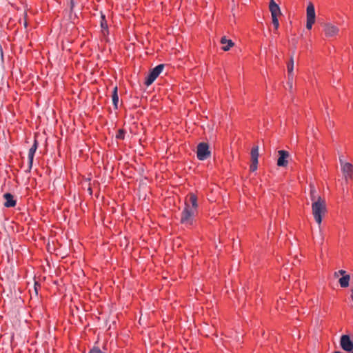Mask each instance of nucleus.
<instances>
[{
  "label": "nucleus",
  "instance_id": "f257e3e1",
  "mask_svg": "<svg viewBox=\"0 0 353 353\" xmlns=\"http://www.w3.org/2000/svg\"><path fill=\"white\" fill-rule=\"evenodd\" d=\"M312 214L316 222L320 225L322 222L323 216L326 212V203L325 199L319 200L312 204Z\"/></svg>",
  "mask_w": 353,
  "mask_h": 353
},
{
  "label": "nucleus",
  "instance_id": "f03ea898",
  "mask_svg": "<svg viewBox=\"0 0 353 353\" xmlns=\"http://www.w3.org/2000/svg\"><path fill=\"white\" fill-rule=\"evenodd\" d=\"M196 212H197L191 210L188 205L185 206L181 212V223L186 225H192L194 220V216Z\"/></svg>",
  "mask_w": 353,
  "mask_h": 353
},
{
  "label": "nucleus",
  "instance_id": "7ed1b4c3",
  "mask_svg": "<svg viewBox=\"0 0 353 353\" xmlns=\"http://www.w3.org/2000/svg\"><path fill=\"white\" fill-rule=\"evenodd\" d=\"M164 68L163 64H159L153 69H152L150 72V73L148 74V76L145 78V84L147 86H149L151 85L155 79L159 77V75L162 72Z\"/></svg>",
  "mask_w": 353,
  "mask_h": 353
},
{
  "label": "nucleus",
  "instance_id": "20e7f679",
  "mask_svg": "<svg viewBox=\"0 0 353 353\" xmlns=\"http://www.w3.org/2000/svg\"><path fill=\"white\" fill-rule=\"evenodd\" d=\"M211 152L209 150V145L206 143H200L197 145L196 156L197 158L203 161L210 157Z\"/></svg>",
  "mask_w": 353,
  "mask_h": 353
},
{
  "label": "nucleus",
  "instance_id": "39448f33",
  "mask_svg": "<svg viewBox=\"0 0 353 353\" xmlns=\"http://www.w3.org/2000/svg\"><path fill=\"white\" fill-rule=\"evenodd\" d=\"M315 9L312 3L310 2L307 7V23L306 28L310 30L315 22Z\"/></svg>",
  "mask_w": 353,
  "mask_h": 353
},
{
  "label": "nucleus",
  "instance_id": "423d86ee",
  "mask_svg": "<svg viewBox=\"0 0 353 353\" xmlns=\"http://www.w3.org/2000/svg\"><path fill=\"white\" fill-rule=\"evenodd\" d=\"M341 348L347 353H353V341L349 335H342L340 339Z\"/></svg>",
  "mask_w": 353,
  "mask_h": 353
},
{
  "label": "nucleus",
  "instance_id": "0eeeda50",
  "mask_svg": "<svg viewBox=\"0 0 353 353\" xmlns=\"http://www.w3.org/2000/svg\"><path fill=\"white\" fill-rule=\"evenodd\" d=\"M279 158L277 159L276 165L279 167H286L288 164V159L290 158V153L286 150L278 151Z\"/></svg>",
  "mask_w": 353,
  "mask_h": 353
},
{
  "label": "nucleus",
  "instance_id": "6e6552de",
  "mask_svg": "<svg viewBox=\"0 0 353 353\" xmlns=\"http://www.w3.org/2000/svg\"><path fill=\"white\" fill-rule=\"evenodd\" d=\"M188 205L190 208L191 210L197 212V197L194 193H190L188 195L185 201V206Z\"/></svg>",
  "mask_w": 353,
  "mask_h": 353
},
{
  "label": "nucleus",
  "instance_id": "1a4fd4ad",
  "mask_svg": "<svg viewBox=\"0 0 353 353\" xmlns=\"http://www.w3.org/2000/svg\"><path fill=\"white\" fill-rule=\"evenodd\" d=\"M341 167V171L346 180L353 176V165L350 163H345Z\"/></svg>",
  "mask_w": 353,
  "mask_h": 353
},
{
  "label": "nucleus",
  "instance_id": "9d476101",
  "mask_svg": "<svg viewBox=\"0 0 353 353\" xmlns=\"http://www.w3.org/2000/svg\"><path fill=\"white\" fill-rule=\"evenodd\" d=\"M324 31L327 37H334L338 34L339 28L331 23H327L324 26Z\"/></svg>",
  "mask_w": 353,
  "mask_h": 353
},
{
  "label": "nucleus",
  "instance_id": "9b49d317",
  "mask_svg": "<svg viewBox=\"0 0 353 353\" xmlns=\"http://www.w3.org/2000/svg\"><path fill=\"white\" fill-rule=\"evenodd\" d=\"M37 146H38L37 141L34 140L33 145H32V147L30 148V150L28 151V164H29L30 170L32 168V166L34 156L35 152L37 149Z\"/></svg>",
  "mask_w": 353,
  "mask_h": 353
},
{
  "label": "nucleus",
  "instance_id": "f8f14e48",
  "mask_svg": "<svg viewBox=\"0 0 353 353\" xmlns=\"http://www.w3.org/2000/svg\"><path fill=\"white\" fill-rule=\"evenodd\" d=\"M269 8L272 17H278L281 14L279 6L274 0H270Z\"/></svg>",
  "mask_w": 353,
  "mask_h": 353
},
{
  "label": "nucleus",
  "instance_id": "ddd939ff",
  "mask_svg": "<svg viewBox=\"0 0 353 353\" xmlns=\"http://www.w3.org/2000/svg\"><path fill=\"white\" fill-rule=\"evenodd\" d=\"M3 198L6 200L4 206L6 208H12L16 205V200L14 199V196L10 193H6L3 194Z\"/></svg>",
  "mask_w": 353,
  "mask_h": 353
},
{
  "label": "nucleus",
  "instance_id": "4468645a",
  "mask_svg": "<svg viewBox=\"0 0 353 353\" xmlns=\"http://www.w3.org/2000/svg\"><path fill=\"white\" fill-rule=\"evenodd\" d=\"M220 42L223 45L222 50L224 51H228L234 45L231 39H227L225 37H223Z\"/></svg>",
  "mask_w": 353,
  "mask_h": 353
},
{
  "label": "nucleus",
  "instance_id": "2eb2a0df",
  "mask_svg": "<svg viewBox=\"0 0 353 353\" xmlns=\"http://www.w3.org/2000/svg\"><path fill=\"white\" fill-rule=\"evenodd\" d=\"M310 199L313 202L319 201V200H322L323 199L317 193V190L313 185H310Z\"/></svg>",
  "mask_w": 353,
  "mask_h": 353
},
{
  "label": "nucleus",
  "instance_id": "dca6fc26",
  "mask_svg": "<svg viewBox=\"0 0 353 353\" xmlns=\"http://www.w3.org/2000/svg\"><path fill=\"white\" fill-rule=\"evenodd\" d=\"M112 103H113L114 108L117 109L118 103H119V96H118V89H117V86H115L113 88L112 93Z\"/></svg>",
  "mask_w": 353,
  "mask_h": 353
},
{
  "label": "nucleus",
  "instance_id": "f3484780",
  "mask_svg": "<svg viewBox=\"0 0 353 353\" xmlns=\"http://www.w3.org/2000/svg\"><path fill=\"white\" fill-rule=\"evenodd\" d=\"M350 279V276L348 274L345 275V276H342L341 278H340L339 282L341 287H342V288L347 287L349 285Z\"/></svg>",
  "mask_w": 353,
  "mask_h": 353
},
{
  "label": "nucleus",
  "instance_id": "a211bd4d",
  "mask_svg": "<svg viewBox=\"0 0 353 353\" xmlns=\"http://www.w3.org/2000/svg\"><path fill=\"white\" fill-rule=\"evenodd\" d=\"M101 27L102 28L103 35L108 34V23L104 15L101 16Z\"/></svg>",
  "mask_w": 353,
  "mask_h": 353
},
{
  "label": "nucleus",
  "instance_id": "6ab92c4d",
  "mask_svg": "<svg viewBox=\"0 0 353 353\" xmlns=\"http://www.w3.org/2000/svg\"><path fill=\"white\" fill-rule=\"evenodd\" d=\"M259 158V146H254L251 150L252 161H258Z\"/></svg>",
  "mask_w": 353,
  "mask_h": 353
},
{
  "label": "nucleus",
  "instance_id": "aec40b11",
  "mask_svg": "<svg viewBox=\"0 0 353 353\" xmlns=\"http://www.w3.org/2000/svg\"><path fill=\"white\" fill-rule=\"evenodd\" d=\"M287 68L288 71V74L293 75V69H294V59L292 56L289 63L287 65Z\"/></svg>",
  "mask_w": 353,
  "mask_h": 353
},
{
  "label": "nucleus",
  "instance_id": "412c9836",
  "mask_svg": "<svg viewBox=\"0 0 353 353\" xmlns=\"http://www.w3.org/2000/svg\"><path fill=\"white\" fill-rule=\"evenodd\" d=\"M124 135H125V132L122 129H120L118 130L117 134H116V138L117 139H124Z\"/></svg>",
  "mask_w": 353,
  "mask_h": 353
},
{
  "label": "nucleus",
  "instance_id": "4be33fe9",
  "mask_svg": "<svg viewBox=\"0 0 353 353\" xmlns=\"http://www.w3.org/2000/svg\"><path fill=\"white\" fill-rule=\"evenodd\" d=\"M288 85L289 86V89L292 90L293 87V75L288 74Z\"/></svg>",
  "mask_w": 353,
  "mask_h": 353
},
{
  "label": "nucleus",
  "instance_id": "5701e85b",
  "mask_svg": "<svg viewBox=\"0 0 353 353\" xmlns=\"http://www.w3.org/2000/svg\"><path fill=\"white\" fill-rule=\"evenodd\" d=\"M272 23H273L275 29L277 30L279 26L278 17H272Z\"/></svg>",
  "mask_w": 353,
  "mask_h": 353
},
{
  "label": "nucleus",
  "instance_id": "b1692460",
  "mask_svg": "<svg viewBox=\"0 0 353 353\" xmlns=\"http://www.w3.org/2000/svg\"><path fill=\"white\" fill-rule=\"evenodd\" d=\"M258 161H252V164L250 165V170L254 172L257 169Z\"/></svg>",
  "mask_w": 353,
  "mask_h": 353
},
{
  "label": "nucleus",
  "instance_id": "393cba45",
  "mask_svg": "<svg viewBox=\"0 0 353 353\" xmlns=\"http://www.w3.org/2000/svg\"><path fill=\"white\" fill-rule=\"evenodd\" d=\"M339 162H340V164H341V166L343 165V164H345L346 162H345L343 159V157H339Z\"/></svg>",
  "mask_w": 353,
  "mask_h": 353
},
{
  "label": "nucleus",
  "instance_id": "a878e982",
  "mask_svg": "<svg viewBox=\"0 0 353 353\" xmlns=\"http://www.w3.org/2000/svg\"><path fill=\"white\" fill-rule=\"evenodd\" d=\"M339 273L340 274H341V275H344V274H345V270H339Z\"/></svg>",
  "mask_w": 353,
  "mask_h": 353
},
{
  "label": "nucleus",
  "instance_id": "bb28decb",
  "mask_svg": "<svg viewBox=\"0 0 353 353\" xmlns=\"http://www.w3.org/2000/svg\"><path fill=\"white\" fill-rule=\"evenodd\" d=\"M73 7H74V1H73V0H71L70 1V8H71V9H72Z\"/></svg>",
  "mask_w": 353,
  "mask_h": 353
},
{
  "label": "nucleus",
  "instance_id": "cd10ccee",
  "mask_svg": "<svg viewBox=\"0 0 353 353\" xmlns=\"http://www.w3.org/2000/svg\"><path fill=\"white\" fill-rule=\"evenodd\" d=\"M351 292H352V294H351V299L353 301V288L351 290Z\"/></svg>",
  "mask_w": 353,
  "mask_h": 353
},
{
  "label": "nucleus",
  "instance_id": "c85d7f7f",
  "mask_svg": "<svg viewBox=\"0 0 353 353\" xmlns=\"http://www.w3.org/2000/svg\"><path fill=\"white\" fill-rule=\"evenodd\" d=\"M334 353H342V352H339V351H336V352H335Z\"/></svg>",
  "mask_w": 353,
  "mask_h": 353
},
{
  "label": "nucleus",
  "instance_id": "c756f323",
  "mask_svg": "<svg viewBox=\"0 0 353 353\" xmlns=\"http://www.w3.org/2000/svg\"><path fill=\"white\" fill-rule=\"evenodd\" d=\"M88 192H91V188H89ZM92 192H90L91 194Z\"/></svg>",
  "mask_w": 353,
  "mask_h": 353
},
{
  "label": "nucleus",
  "instance_id": "7c9ffc66",
  "mask_svg": "<svg viewBox=\"0 0 353 353\" xmlns=\"http://www.w3.org/2000/svg\"><path fill=\"white\" fill-rule=\"evenodd\" d=\"M88 192H91V188H89ZM92 192H90L91 194Z\"/></svg>",
  "mask_w": 353,
  "mask_h": 353
}]
</instances>
